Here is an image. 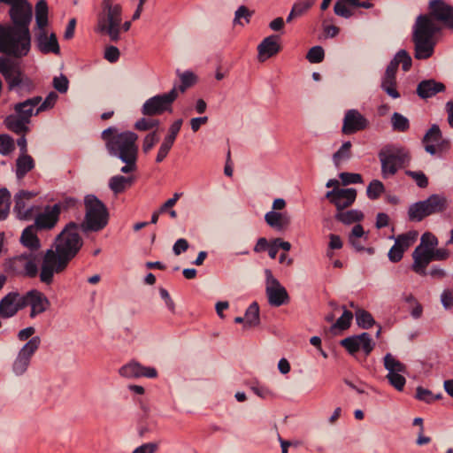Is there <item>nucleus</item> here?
Wrapping results in <instances>:
<instances>
[{
	"label": "nucleus",
	"instance_id": "1",
	"mask_svg": "<svg viewBox=\"0 0 453 453\" xmlns=\"http://www.w3.org/2000/svg\"><path fill=\"white\" fill-rule=\"evenodd\" d=\"M435 20L442 22L453 30V6L443 0L429 2V14H419L412 27V42L414 57L418 60L431 58L436 45L435 35L441 27Z\"/></svg>",
	"mask_w": 453,
	"mask_h": 453
},
{
	"label": "nucleus",
	"instance_id": "2",
	"mask_svg": "<svg viewBox=\"0 0 453 453\" xmlns=\"http://www.w3.org/2000/svg\"><path fill=\"white\" fill-rule=\"evenodd\" d=\"M80 231H81L80 225L72 221L58 234L55 250H47L42 257L39 273L41 282L50 285L54 275L61 273L67 268L70 261L83 245Z\"/></svg>",
	"mask_w": 453,
	"mask_h": 453
},
{
	"label": "nucleus",
	"instance_id": "3",
	"mask_svg": "<svg viewBox=\"0 0 453 453\" xmlns=\"http://www.w3.org/2000/svg\"><path fill=\"white\" fill-rule=\"evenodd\" d=\"M110 156L117 158L138 157V135L132 131L118 132L115 127L104 129L101 134Z\"/></svg>",
	"mask_w": 453,
	"mask_h": 453
},
{
	"label": "nucleus",
	"instance_id": "4",
	"mask_svg": "<svg viewBox=\"0 0 453 453\" xmlns=\"http://www.w3.org/2000/svg\"><path fill=\"white\" fill-rule=\"evenodd\" d=\"M31 50L29 29L22 30L0 24V52L16 58L26 57Z\"/></svg>",
	"mask_w": 453,
	"mask_h": 453
},
{
	"label": "nucleus",
	"instance_id": "5",
	"mask_svg": "<svg viewBox=\"0 0 453 453\" xmlns=\"http://www.w3.org/2000/svg\"><path fill=\"white\" fill-rule=\"evenodd\" d=\"M122 6L116 0H103L101 11L97 14L96 32L107 35L111 42L120 40Z\"/></svg>",
	"mask_w": 453,
	"mask_h": 453
},
{
	"label": "nucleus",
	"instance_id": "6",
	"mask_svg": "<svg viewBox=\"0 0 453 453\" xmlns=\"http://www.w3.org/2000/svg\"><path fill=\"white\" fill-rule=\"evenodd\" d=\"M400 65L403 72H408L411 68L412 59L405 50H400L395 53L381 76L380 88L392 99H398L401 96L396 81V73Z\"/></svg>",
	"mask_w": 453,
	"mask_h": 453
},
{
	"label": "nucleus",
	"instance_id": "7",
	"mask_svg": "<svg viewBox=\"0 0 453 453\" xmlns=\"http://www.w3.org/2000/svg\"><path fill=\"white\" fill-rule=\"evenodd\" d=\"M379 158L381 164V175L384 179L394 176L399 169L411 161L408 150L395 144L385 146L379 152Z\"/></svg>",
	"mask_w": 453,
	"mask_h": 453
},
{
	"label": "nucleus",
	"instance_id": "8",
	"mask_svg": "<svg viewBox=\"0 0 453 453\" xmlns=\"http://www.w3.org/2000/svg\"><path fill=\"white\" fill-rule=\"evenodd\" d=\"M0 73L7 82L8 89L19 96L34 90L33 81L26 76L19 65L5 57H0Z\"/></svg>",
	"mask_w": 453,
	"mask_h": 453
},
{
	"label": "nucleus",
	"instance_id": "9",
	"mask_svg": "<svg viewBox=\"0 0 453 453\" xmlns=\"http://www.w3.org/2000/svg\"><path fill=\"white\" fill-rule=\"evenodd\" d=\"M85 206L84 220L79 224L81 231L88 233L102 230L108 223L109 214L106 206L93 195L86 196Z\"/></svg>",
	"mask_w": 453,
	"mask_h": 453
},
{
	"label": "nucleus",
	"instance_id": "10",
	"mask_svg": "<svg viewBox=\"0 0 453 453\" xmlns=\"http://www.w3.org/2000/svg\"><path fill=\"white\" fill-rule=\"evenodd\" d=\"M177 96L178 92L175 87L168 93L154 96L145 101L141 110L142 113L145 116L160 115L171 109Z\"/></svg>",
	"mask_w": 453,
	"mask_h": 453
},
{
	"label": "nucleus",
	"instance_id": "11",
	"mask_svg": "<svg viewBox=\"0 0 453 453\" xmlns=\"http://www.w3.org/2000/svg\"><path fill=\"white\" fill-rule=\"evenodd\" d=\"M11 8L9 15L12 22V27H18L22 30L29 29L33 19V7L27 0H12L8 4Z\"/></svg>",
	"mask_w": 453,
	"mask_h": 453
},
{
	"label": "nucleus",
	"instance_id": "12",
	"mask_svg": "<svg viewBox=\"0 0 453 453\" xmlns=\"http://www.w3.org/2000/svg\"><path fill=\"white\" fill-rule=\"evenodd\" d=\"M265 294L268 303L274 307H280L289 301V296L287 289L273 276L270 269L265 270Z\"/></svg>",
	"mask_w": 453,
	"mask_h": 453
},
{
	"label": "nucleus",
	"instance_id": "13",
	"mask_svg": "<svg viewBox=\"0 0 453 453\" xmlns=\"http://www.w3.org/2000/svg\"><path fill=\"white\" fill-rule=\"evenodd\" d=\"M41 345V338L39 336L32 337L19 351L12 364V372L17 376L23 375L31 362L32 357Z\"/></svg>",
	"mask_w": 453,
	"mask_h": 453
},
{
	"label": "nucleus",
	"instance_id": "14",
	"mask_svg": "<svg viewBox=\"0 0 453 453\" xmlns=\"http://www.w3.org/2000/svg\"><path fill=\"white\" fill-rule=\"evenodd\" d=\"M38 192L20 190L14 196L13 212L21 220H30L35 216L37 207L30 203L32 198L35 197Z\"/></svg>",
	"mask_w": 453,
	"mask_h": 453
},
{
	"label": "nucleus",
	"instance_id": "15",
	"mask_svg": "<svg viewBox=\"0 0 453 453\" xmlns=\"http://www.w3.org/2000/svg\"><path fill=\"white\" fill-rule=\"evenodd\" d=\"M34 226L39 232L50 231L58 225L60 216L58 214V207L46 205L42 211L35 213Z\"/></svg>",
	"mask_w": 453,
	"mask_h": 453
},
{
	"label": "nucleus",
	"instance_id": "16",
	"mask_svg": "<svg viewBox=\"0 0 453 453\" xmlns=\"http://www.w3.org/2000/svg\"><path fill=\"white\" fill-rule=\"evenodd\" d=\"M341 345L344 347L351 355L362 349L365 355H369L374 347V343L368 333H362L358 335H352L341 341Z\"/></svg>",
	"mask_w": 453,
	"mask_h": 453
},
{
	"label": "nucleus",
	"instance_id": "17",
	"mask_svg": "<svg viewBox=\"0 0 453 453\" xmlns=\"http://www.w3.org/2000/svg\"><path fill=\"white\" fill-rule=\"evenodd\" d=\"M326 197L333 203L337 211L349 207L356 200L357 190L355 188H335L327 191Z\"/></svg>",
	"mask_w": 453,
	"mask_h": 453
},
{
	"label": "nucleus",
	"instance_id": "18",
	"mask_svg": "<svg viewBox=\"0 0 453 453\" xmlns=\"http://www.w3.org/2000/svg\"><path fill=\"white\" fill-rule=\"evenodd\" d=\"M369 120L357 110L350 109L345 112L342 131L345 134H355L369 127Z\"/></svg>",
	"mask_w": 453,
	"mask_h": 453
},
{
	"label": "nucleus",
	"instance_id": "19",
	"mask_svg": "<svg viewBox=\"0 0 453 453\" xmlns=\"http://www.w3.org/2000/svg\"><path fill=\"white\" fill-rule=\"evenodd\" d=\"M25 307L31 306L30 317L35 318L36 315L45 311L50 306L48 298L37 289H31L23 295Z\"/></svg>",
	"mask_w": 453,
	"mask_h": 453
},
{
	"label": "nucleus",
	"instance_id": "20",
	"mask_svg": "<svg viewBox=\"0 0 453 453\" xmlns=\"http://www.w3.org/2000/svg\"><path fill=\"white\" fill-rule=\"evenodd\" d=\"M24 307L23 295L10 292L0 301V317L11 318Z\"/></svg>",
	"mask_w": 453,
	"mask_h": 453
},
{
	"label": "nucleus",
	"instance_id": "21",
	"mask_svg": "<svg viewBox=\"0 0 453 453\" xmlns=\"http://www.w3.org/2000/svg\"><path fill=\"white\" fill-rule=\"evenodd\" d=\"M41 256L37 252L27 251L13 258L12 264L19 265L23 268L26 276L34 278L38 274V262Z\"/></svg>",
	"mask_w": 453,
	"mask_h": 453
},
{
	"label": "nucleus",
	"instance_id": "22",
	"mask_svg": "<svg viewBox=\"0 0 453 453\" xmlns=\"http://www.w3.org/2000/svg\"><path fill=\"white\" fill-rule=\"evenodd\" d=\"M35 41L38 50L43 53L58 54L59 45L55 34L48 35L46 28L35 30Z\"/></svg>",
	"mask_w": 453,
	"mask_h": 453
},
{
	"label": "nucleus",
	"instance_id": "23",
	"mask_svg": "<svg viewBox=\"0 0 453 453\" xmlns=\"http://www.w3.org/2000/svg\"><path fill=\"white\" fill-rule=\"evenodd\" d=\"M411 269L421 276L426 275V267L432 262L431 250L418 246L412 253Z\"/></svg>",
	"mask_w": 453,
	"mask_h": 453
},
{
	"label": "nucleus",
	"instance_id": "24",
	"mask_svg": "<svg viewBox=\"0 0 453 453\" xmlns=\"http://www.w3.org/2000/svg\"><path fill=\"white\" fill-rule=\"evenodd\" d=\"M445 90V85L434 79L424 80L418 84L417 94L422 99H427Z\"/></svg>",
	"mask_w": 453,
	"mask_h": 453
},
{
	"label": "nucleus",
	"instance_id": "25",
	"mask_svg": "<svg viewBox=\"0 0 453 453\" xmlns=\"http://www.w3.org/2000/svg\"><path fill=\"white\" fill-rule=\"evenodd\" d=\"M278 35H273L265 37L257 46L259 59L271 58L280 50V46L278 43Z\"/></svg>",
	"mask_w": 453,
	"mask_h": 453
},
{
	"label": "nucleus",
	"instance_id": "26",
	"mask_svg": "<svg viewBox=\"0 0 453 453\" xmlns=\"http://www.w3.org/2000/svg\"><path fill=\"white\" fill-rule=\"evenodd\" d=\"M41 101V96H34L24 102L16 104L14 110L18 116L24 119L25 121L30 122V118L35 113V111H34L35 107H38Z\"/></svg>",
	"mask_w": 453,
	"mask_h": 453
},
{
	"label": "nucleus",
	"instance_id": "27",
	"mask_svg": "<svg viewBox=\"0 0 453 453\" xmlns=\"http://www.w3.org/2000/svg\"><path fill=\"white\" fill-rule=\"evenodd\" d=\"M36 232H39L34 225L27 226L20 236V242L32 252H37L41 247L40 240L36 235Z\"/></svg>",
	"mask_w": 453,
	"mask_h": 453
},
{
	"label": "nucleus",
	"instance_id": "28",
	"mask_svg": "<svg viewBox=\"0 0 453 453\" xmlns=\"http://www.w3.org/2000/svg\"><path fill=\"white\" fill-rule=\"evenodd\" d=\"M265 220L271 227L278 231L284 230L290 223V218L288 214L274 211L267 212L265 215Z\"/></svg>",
	"mask_w": 453,
	"mask_h": 453
},
{
	"label": "nucleus",
	"instance_id": "29",
	"mask_svg": "<svg viewBox=\"0 0 453 453\" xmlns=\"http://www.w3.org/2000/svg\"><path fill=\"white\" fill-rule=\"evenodd\" d=\"M426 203L428 213L430 215L441 213L448 207V200L447 198L439 194H433L428 196L427 199L425 200Z\"/></svg>",
	"mask_w": 453,
	"mask_h": 453
},
{
	"label": "nucleus",
	"instance_id": "30",
	"mask_svg": "<svg viewBox=\"0 0 453 453\" xmlns=\"http://www.w3.org/2000/svg\"><path fill=\"white\" fill-rule=\"evenodd\" d=\"M134 180V179L130 176L114 175L109 180V188L115 195H118L130 188Z\"/></svg>",
	"mask_w": 453,
	"mask_h": 453
},
{
	"label": "nucleus",
	"instance_id": "31",
	"mask_svg": "<svg viewBox=\"0 0 453 453\" xmlns=\"http://www.w3.org/2000/svg\"><path fill=\"white\" fill-rule=\"evenodd\" d=\"M49 8L45 0H39L35 4V30L46 28L48 26Z\"/></svg>",
	"mask_w": 453,
	"mask_h": 453
},
{
	"label": "nucleus",
	"instance_id": "32",
	"mask_svg": "<svg viewBox=\"0 0 453 453\" xmlns=\"http://www.w3.org/2000/svg\"><path fill=\"white\" fill-rule=\"evenodd\" d=\"M428 216L430 214L425 200L412 203L408 209V217L411 221L419 222Z\"/></svg>",
	"mask_w": 453,
	"mask_h": 453
},
{
	"label": "nucleus",
	"instance_id": "33",
	"mask_svg": "<svg viewBox=\"0 0 453 453\" xmlns=\"http://www.w3.org/2000/svg\"><path fill=\"white\" fill-rule=\"evenodd\" d=\"M35 167V162L31 156L21 155L16 160V176L23 179L26 174Z\"/></svg>",
	"mask_w": 453,
	"mask_h": 453
},
{
	"label": "nucleus",
	"instance_id": "34",
	"mask_svg": "<svg viewBox=\"0 0 453 453\" xmlns=\"http://www.w3.org/2000/svg\"><path fill=\"white\" fill-rule=\"evenodd\" d=\"M334 218L344 225H350L361 221L364 219V214L359 210H342L337 211Z\"/></svg>",
	"mask_w": 453,
	"mask_h": 453
},
{
	"label": "nucleus",
	"instance_id": "35",
	"mask_svg": "<svg viewBox=\"0 0 453 453\" xmlns=\"http://www.w3.org/2000/svg\"><path fill=\"white\" fill-rule=\"evenodd\" d=\"M4 124L9 130L18 134H24L28 131L27 124H29V122L25 121L24 119L19 116H8L4 120Z\"/></svg>",
	"mask_w": 453,
	"mask_h": 453
},
{
	"label": "nucleus",
	"instance_id": "36",
	"mask_svg": "<svg viewBox=\"0 0 453 453\" xmlns=\"http://www.w3.org/2000/svg\"><path fill=\"white\" fill-rule=\"evenodd\" d=\"M351 142L347 141L342 143L341 148L334 153L332 159L334 166L340 168L341 165L351 157Z\"/></svg>",
	"mask_w": 453,
	"mask_h": 453
},
{
	"label": "nucleus",
	"instance_id": "37",
	"mask_svg": "<svg viewBox=\"0 0 453 453\" xmlns=\"http://www.w3.org/2000/svg\"><path fill=\"white\" fill-rule=\"evenodd\" d=\"M383 365L388 372H408L407 366L396 359L391 353H387L384 356Z\"/></svg>",
	"mask_w": 453,
	"mask_h": 453
},
{
	"label": "nucleus",
	"instance_id": "38",
	"mask_svg": "<svg viewBox=\"0 0 453 453\" xmlns=\"http://www.w3.org/2000/svg\"><path fill=\"white\" fill-rule=\"evenodd\" d=\"M245 327H254L259 325V306L257 303L253 302L246 310L245 314Z\"/></svg>",
	"mask_w": 453,
	"mask_h": 453
},
{
	"label": "nucleus",
	"instance_id": "39",
	"mask_svg": "<svg viewBox=\"0 0 453 453\" xmlns=\"http://www.w3.org/2000/svg\"><path fill=\"white\" fill-rule=\"evenodd\" d=\"M418 235V233L417 231H409L405 234H399L395 238V244L404 252L416 242Z\"/></svg>",
	"mask_w": 453,
	"mask_h": 453
},
{
	"label": "nucleus",
	"instance_id": "40",
	"mask_svg": "<svg viewBox=\"0 0 453 453\" xmlns=\"http://www.w3.org/2000/svg\"><path fill=\"white\" fill-rule=\"evenodd\" d=\"M142 369L141 364L133 361L120 367L119 374L128 379L140 378L142 377Z\"/></svg>",
	"mask_w": 453,
	"mask_h": 453
},
{
	"label": "nucleus",
	"instance_id": "41",
	"mask_svg": "<svg viewBox=\"0 0 453 453\" xmlns=\"http://www.w3.org/2000/svg\"><path fill=\"white\" fill-rule=\"evenodd\" d=\"M343 313L342 316L332 325L331 331L336 333L337 331H344L350 326L353 319V313L343 307Z\"/></svg>",
	"mask_w": 453,
	"mask_h": 453
},
{
	"label": "nucleus",
	"instance_id": "42",
	"mask_svg": "<svg viewBox=\"0 0 453 453\" xmlns=\"http://www.w3.org/2000/svg\"><path fill=\"white\" fill-rule=\"evenodd\" d=\"M390 123L392 129L395 132L404 133L410 128L408 118L399 112H394L391 116Z\"/></svg>",
	"mask_w": 453,
	"mask_h": 453
},
{
	"label": "nucleus",
	"instance_id": "43",
	"mask_svg": "<svg viewBox=\"0 0 453 453\" xmlns=\"http://www.w3.org/2000/svg\"><path fill=\"white\" fill-rule=\"evenodd\" d=\"M253 13L254 12L250 11L247 6H239L234 12V18L233 20L234 25L243 27L245 24H249Z\"/></svg>",
	"mask_w": 453,
	"mask_h": 453
},
{
	"label": "nucleus",
	"instance_id": "44",
	"mask_svg": "<svg viewBox=\"0 0 453 453\" xmlns=\"http://www.w3.org/2000/svg\"><path fill=\"white\" fill-rule=\"evenodd\" d=\"M423 143H434L441 147L444 141L441 136V132L437 125H433L426 133L423 138Z\"/></svg>",
	"mask_w": 453,
	"mask_h": 453
},
{
	"label": "nucleus",
	"instance_id": "45",
	"mask_svg": "<svg viewBox=\"0 0 453 453\" xmlns=\"http://www.w3.org/2000/svg\"><path fill=\"white\" fill-rule=\"evenodd\" d=\"M11 193L5 188H0V221L4 220L10 212Z\"/></svg>",
	"mask_w": 453,
	"mask_h": 453
},
{
	"label": "nucleus",
	"instance_id": "46",
	"mask_svg": "<svg viewBox=\"0 0 453 453\" xmlns=\"http://www.w3.org/2000/svg\"><path fill=\"white\" fill-rule=\"evenodd\" d=\"M356 321L358 326L364 329H369L375 324L372 314L362 309L356 311Z\"/></svg>",
	"mask_w": 453,
	"mask_h": 453
},
{
	"label": "nucleus",
	"instance_id": "47",
	"mask_svg": "<svg viewBox=\"0 0 453 453\" xmlns=\"http://www.w3.org/2000/svg\"><path fill=\"white\" fill-rule=\"evenodd\" d=\"M408 372H388L386 378L388 383L395 388L397 391H403L406 384V379L404 377Z\"/></svg>",
	"mask_w": 453,
	"mask_h": 453
},
{
	"label": "nucleus",
	"instance_id": "48",
	"mask_svg": "<svg viewBox=\"0 0 453 453\" xmlns=\"http://www.w3.org/2000/svg\"><path fill=\"white\" fill-rule=\"evenodd\" d=\"M384 190L385 187L383 183L380 180H373L368 185L366 194L370 199L376 200L380 196Z\"/></svg>",
	"mask_w": 453,
	"mask_h": 453
},
{
	"label": "nucleus",
	"instance_id": "49",
	"mask_svg": "<svg viewBox=\"0 0 453 453\" xmlns=\"http://www.w3.org/2000/svg\"><path fill=\"white\" fill-rule=\"evenodd\" d=\"M58 98V96L56 92H50L49 95L46 96L43 102L41 101L38 107L35 110V115L39 114L42 111H47L50 108H52L57 100Z\"/></svg>",
	"mask_w": 453,
	"mask_h": 453
},
{
	"label": "nucleus",
	"instance_id": "50",
	"mask_svg": "<svg viewBox=\"0 0 453 453\" xmlns=\"http://www.w3.org/2000/svg\"><path fill=\"white\" fill-rule=\"evenodd\" d=\"M14 141L8 134H0V154L9 155L14 150Z\"/></svg>",
	"mask_w": 453,
	"mask_h": 453
},
{
	"label": "nucleus",
	"instance_id": "51",
	"mask_svg": "<svg viewBox=\"0 0 453 453\" xmlns=\"http://www.w3.org/2000/svg\"><path fill=\"white\" fill-rule=\"evenodd\" d=\"M325 57L324 50L321 46H313L306 55V58L310 63L318 64L323 61Z\"/></svg>",
	"mask_w": 453,
	"mask_h": 453
},
{
	"label": "nucleus",
	"instance_id": "52",
	"mask_svg": "<svg viewBox=\"0 0 453 453\" xmlns=\"http://www.w3.org/2000/svg\"><path fill=\"white\" fill-rule=\"evenodd\" d=\"M416 397L427 403H431L434 401L441 398V394L434 395L430 390L418 387L416 391Z\"/></svg>",
	"mask_w": 453,
	"mask_h": 453
},
{
	"label": "nucleus",
	"instance_id": "53",
	"mask_svg": "<svg viewBox=\"0 0 453 453\" xmlns=\"http://www.w3.org/2000/svg\"><path fill=\"white\" fill-rule=\"evenodd\" d=\"M405 174L412 178L418 187L425 188L428 186V179L423 172L407 170L405 171Z\"/></svg>",
	"mask_w": 453,
	"mask_h": 453
},
{
	"label": "nucleus",
	"instance_id": "54",
	"mask_svg": "<svg viewBox=\"0 0 453 453\" xmlns=\"http://www.w3.org/2000/svg\"><path fill=\"white\" fill-rule=\"evenodd\" d=\"M316 0H298L292 6V11L296 16L304 14L315 3Z\"/></svg>",
	"mask_w": 453,
	"mask_h": 453
},
{
	"label": "nucleus",
	"instance_id": "55",
	"mask_svg": "<svg viewBox=\"0 0 453 453\" xmlns=\"http://www.w3.org/2000/svg\"><path fill=\"white\" fill-rule=\"evenodd\" d=\"M159 141V136L157 131L149 133L143 139L142 150L144 153H148Z\"/></svg>",
	"mask_w": 453,
	"mask_h": 453
},
{
	"label": "nucleus",
	"instance_id": "56",
	"mask_svg": "<svg viewBox=\"0 0 453 453\" xmlns=\"http://www.w3.org/2000/svg\"><path fill=\"white\" fill-rule=\"evenodd\" d=\"M53 88L61 94L67 92L69 88V81L64 74L55 76L52 81Z\"/></svg>",
	"mask_w": 453,
	"mask_h": 453
},
{
	"label": "nucleus",
	"instance_id": "57",
	"mask_svg": "<svg viewBox=\"0 0 453 453\" xmlns=\"http://www.w3.org/2000/svg\"><path fill=\"white\" fill-rule=\"evenodd\" d=\"M182 119L175 120L169 127L168 134L165 136L164 140L174 144L176 137L181 128Z\"/></svg>",
	"mask_w": 453,
	"mask_h": 453
},
{
	"label": "nucleus",
	"instance_id": "58",
	"mask_svg": "<svg viewBox=\"0 0 453 453\" xmlns=\"http://www.w3.org/2000/svg\"><path fill=\"white\" fill-rule=\"evenodd\" d=\"M348 2L345 0H338L334 4V13L340 17L349 19L352 16V12L347 7Z\"/></svg>",
	"mask_w": 453,
	"mask_h": 453
},
{
	"label": "nucleus",
	"instance_id": "59",
	"mask_svg": "<svg viewBox=\"0 0 453 453\" xmlns=\"http://www.w3.org/2000/svg\"><path fill=\"white\" fill-rule=\"evenodd\" d=\"M158 125L159 121L157 119L142 118L136 121L134 127L137 130L147 131L157 127Z\"/></svg>",
	"mask_w": 453,
	"mask_h": 453
},
{
	"label": "nucleus",
	"instance_id": "60",
	"mask_svg": "<svg viewBox=\"0 0 453 453\" xmlns=\"http://www.w3.org/2000/svg\"><path fill=\"white\" fill-rule=\"evenodd\" d=\"M437 245V238L433 234L427 232L422 234L418 246L424 247V249L434 250Z\"/></svg>",
	"mask_w": 453,
	"mask_h": 453
},
{
	"label": "nucleus",
	"instance_id": "61",
	"mask_svg": "<svg viewBox=\"0 0 453 453\" xmlns=\"http://www.w3.org/2000/svg\"><path fill=\"white\" fill-rule=\"evenodd\" d=\"M180 79L181 84L179 86V89L184 92L188 87L194 84L196 77L192 72L186 71L180 74Z\"/></svg>",
	"mask_w": 453,
	"mask_h": 453
},
{
	"label": "nucleus",
	"instance_id": "62",
	"mask_svg": "<svg viewBox=\"0 0 453 453\" xmlns=\"http://www.w3.org/2000/svg\"><path fill=\"white\" fill-rule=\"evenodd\" d=\"M339 177L342 180L343 185L362 182V176L359 173H341Z\"/></svg>",
	"mask_w": 453,
	"mask_h": 453
},
{
	"label": "nucleus",
	"instance_id": "63",
	"mask_svg": "<svg viewBox=\"0 0 453 453\" xmlns=\"http://www.w3.org/2000/svg\"><path fill=\"white\" fill-rule=\"evenodd\" d=\"M173 146V143H171L165 140H163V142L158 149L157 154L156 162L157 163L163 162L165 160V158L167 157V155L170 152Z\"/></svg>",
	"mask_w": 453,
	"mask_h": 453
},
{
	"label": "nucleus",
	"instance_id": "64",
	"mask_svg": "<svg viewBox=\"0 0 453 453\" xmlns=\"http://www.w3.org/2000/svg\"><path fill=\"white\" fill-rule=\"evenodd\" d=\"M158 449L157 442H147L134 449L132 453H155Z\"/></svg>",
	"mask_w": 453,
	"mask_h": 453
}]
</instances>
